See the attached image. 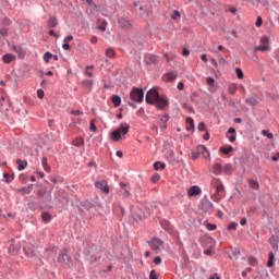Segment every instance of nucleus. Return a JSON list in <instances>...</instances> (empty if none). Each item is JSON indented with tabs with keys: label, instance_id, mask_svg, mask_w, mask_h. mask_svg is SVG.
<instances>
[{
	"label": "nucleus",
	"instance_id": "1",
	"mask_svg": "<svg viewBox=\"0 0 279 279\" xmlns=\"http://www.w3.org/2000/svg\"><path fill=\"white\" fill-rule=\"evenodd\" d=\"M146 102L150 106H156L159 110H165V108L169 107V98H167V96H160L156 89L147 92Z\"/></svg>",
	"mask_w": 279,
	"mask_h": 279
},
{
	"label": "nucleus",
	"instance_id": "2",
	"mask_svg": "<svg viewBox=\"0 0 279 279\" xmlns=\"http://www.w3.org/2000/svg\"><path fill=\"white\" fill-rule=\"evenodd\" d=\"M130 132V125L129 124H121L116 131H113L110 135L111 141L114 143L121 141L125 134Z\"/></svg>",
	"mask_w": 279,
	"mask_h": 279
},
{
	"label": "nucleus",
	"instance_id": "3",
	"mask_svg": "<svg viewBox=\"0 0 279 279\" xmlns=\"http://www.w3.org/2000/svg\"><path fill=\"white\" fill-rule=\"evenodd\" d=\"M254 53H257V51H262V53H265V51H271V46H269V37L262 36L259 38V45L255 46L253 48Z\"/></svg>",
	"mask_w": 279,
	"mask_h": 279
},
{
	"label": "nucleus",
	"instance_id": "4",
	"mask_svg": "<svg viewBox=\"0 0 279 279\" xmlns=\"http://www.w3.org/2000/svg\"><path fill=\"white\" fill-rule=\"evenodd\" d=\"M58 265H63L64 267H69L71 263V257L69 255V251L66 248H63L60 251L59 256L57 257Z\"/></svg>",
	"mask_w": 279,
	"mask_h": 279
},
{
	"label": "nucleus",
	"instance_id": "5",
	"mask_svg": "<svg viewBox=\"0 0 279 279\" xmlns=\"http://www.w3.org/2000/svg\"><path fill=\"white\" fill-rule=\"evenodd\" d=\"M130 97L132 101H135V104H143L145 93L143 92V89L134 87L130 93Z\"/></svg>",
	"mask_w": 279,
	"mask_h": 279
},
{
	"label": "nucleus",
	"instance_id": "6",
	"mask_svg": "<svg viewBox=\"0 0 279 279\" xmlns=\"http://www.w3.org/2000/svg\"><path fill=\"white\" fill-rule=\"evenodd\" d=\"M24 253L28 258H34L38 256V251L36 250V246L34 244H26L24 246Z\"/></svg>",
	"mask_w": 279,
	"mask_h": 279
},
{
	"label": "nucleus",
	"instance_id": "7",
	"mask_svg": "<svg viewBox=\"0 0 279 279\" xmlns=\"http://www.w3.org/2000/svg\"><path fill=\"white\" fill-rule=\"evenodd\" d=\"M150 247L151 250H154L155 252H158L160 250H163L165 245L163 243L161 242L160 239L158 238H155L150 241Z\"/></svg>",
	"mask_w": 279,
	"mask_h": 279
},
{
	"label": "nucleus",
	"instance_id": "8",
	"mask_svg": "<svg viewBox=\"0 0 279 279\" xmlns=\"http://www.w3.org/2000/svg\"><path fill=\"white\" fill-rule=\"evenodd\" d=\"M118 25L122 27V29H132V22L125 17H120L118 20Z\"/></svg>",
	"mask_w": 279,
	"mask_h": 279
},
{
	"label": "nucleus",
	"instance_id": "9",
	"mask_svg": "<svg viewBox=\"0 0 279 279\" xmlns=\"http://www.w3.org/2000/svg\"><path fill=\"white\" fill-rule=\"evenodd\" d=\"M199 210H202L203 213H208L213 210V203L208 199L203 201L199 205Z\"/></svg>",
	"mask_w": 279,
	"mask_h": 279
},
{
	"label": "nucleus",
	"instance_id": "10",
	"mask_svg": "<svg viewBox=\"0 0 279 279\" xmlns=\"http://www.w3.org/2000/svg\"><path fill=\"white\" fill-rule=\"evenodd\" d=\"M96 189H99V191H102V193H110V189L108 187V182L106 181H97L95 183Z\"/></svg>",
	"mask_w": 279,
	"mask_h": 279
},
{
	"label": "nucleus",
	"instance_id": "11",
	"mask_svg": "<svg viewBox=\"0 0 279 279\" xmlns=\"http://www.w3.org/2000/svg\"><path fill=\"white\" fill-rule=\"evenodd\" d=\"M196 151H197L198 156H202L204 158H208L210 156L208 148H206V146H204V145H198L196 147Z\"/></svg>",
	"mask_w": 279,
	"mask_h": 279
},
{
	"label": "nucleus",
	"instance_id": "12",
	"mask_svg": "<svg viewBox=\"0 0 279 279\" xmlns=\"http://www.w3.org/2000/svg\"><path fill=\"white\" fill-rule=\"evenodd\" d=\"M189 197H195V195H202V189L197 185H193L187 190Z\"/></svg>",
	"mask_w": 279,
	"mask_h": 279
},
{
	"label": "nucleus",
	"instance_id": "13",
	"mask_svg": "<svg viewBox=\"0 0 279 279\" xmlns=\"http://www.w3.org/2000/svg\"><path fill=\"white\" fill-rule=\"evenodd\" d=\"M227 138L230 143H234L236 141V130L234 128H230L227 132Z\"/></svg>",
	"mask_w": 279,
	"mask_h": 279
},
{
	"label": "nucleus",
	"instance_id": "14",
	"mask_svg": "<svg viewBox=\"0 0 279 279\" xmlns=\"http://www.w3.org/2000/svg\"><path fill=\"white\" fill-rule=\"evenodd\" d=\"M37 195L38 197H46V202H51V192H48L47 189H41Z\"/></svg>",
	"mask_w": 279,
	"mask_h": 279
},
{
	"label": "nucleus",
	"instance_id": "15",
	"mask_svg": "<svg viewBox=\"0 0 279 279\" xmlns=\"http://www.w3.org/2000/svg\"><path fill=\"white\" fill-rule=\"evenodd\" d=\"M175 77H178V74H175L173 72H169L162 76V80H163V82H173V80H175Z\"/></svg>",
	"mask_w": 279,
	"mask_h": 279
},
{
	"label": "nucleus",
	"instance_id": "16",
	"mask_svg": "<svg viewBox=\"0 0 279 279\" xmlns=\"http://www.w3.org/2000/svg\"><path fill=\"white\" fill-rule=\"evenodd\" d=\"M16 165H17L19 171H23L27 167V160L17 159Z\"/></svg>",
	"mask_w": 279,
	"mask_h": 279
},
{
	"label": "nucleus",
	"instance_id": "17",
	"mask_svg": "<svg viewBox=\"0 0 279 279\" xmlns=\"http://www.w3.org/2000/svg\"><path fill=\"white\" fill-rule=\"evenodd\" d=\"M186 130L187 132H191V130L195 129V123L193 122V118H186Z\"/></svg>",
	"mask_w": 279,
	"mask_h": 279
},
{
	"label": "nucleus",
	"instance_id": "18",
	"mask_svg": "<svg viewBox=\"0 0 279 279\" xmlns=\"http://www.w3.org/2000/svg\"><path fill=\"white\" fill-rule=\"evenodd\" d=\"M17 193H20V195H29L32 193V186H24L17 190Z\"/></svg>",
	"mask_w": 279,
	"mask_h": 279
},
{
	"label": "nucleus",
	"instance_id": "19",
	"mask_svg": "<svg viewBox=\"0 0 279 279\" xmlns=\"http://www.w3.org/2000/svg\"><path fill=\"white\" fill-rule=\"evenodd\" d=\"M211 171L215 173V175H219V173L222 171L221 163H214Z\"/></svg>",
	"mask_w": 279,
	"mask_h": 279
},
{
	"label": "nucleus",
	"instance_id": "20",
	"mask_svg": "<svg viewBox=\"0 0 279 279\" xmlns=\"http://www.w3.org/2000/svg\"><path fill=\"white\" fill-rule=\"evenodd\" d=\"M72 145H74V147H82V145H84V138L83 137H76L73 140Z\"/></svg>",
	"mask_w": 279,
	"mask_h": 279
},
{
	"label": "nucleus",
	"instance_id": "21",
	"mask_svg": "<svg viewBox=\"0 0 279 279\" xmlns=\"http://www.w3.org/2000/svg\"><path fill=\"white\" fill-rule=\"evenodd\" d=\"M111 101H112V104H113V106H114L116 108H119V106H121V97H119V96H117V95H113V96L111 97Z\"/></svg>",
	"mask_w": 279,
	"mask_h": 279
},
{
	"label": "nucleus",
	"instance_id": "22",
	"mask_svg": "<svg viewBox=\"0 0 279 279\" xmlns=\"http://www.w3.org/2000/svg\"><path fill=\"white\" fill-rule=\"evenodd\" d=\"M146 62L148 64H155V62H158V57L154 56V54H148L146 57Z\"/></svg>",
	"mask_w": 279,
	"mask_h": 279
},
{
	"label": "nucleus",
	"instance_id": "23",
	"mask_svg": "<svg viewBox=\"0 0 279 279\" xmlns=\"http://www.w3.org/2000/svg\"><path fill=\"white\" fill-rule=\"evenodd\" d=\"M2 60L5 64H10V62H12V60H14V56L7 53L2 57Z\"/></svg>",
	"mask_w": 279,
	"mask_h": 279
},
{
	"label": "nucleus",
	"instance_id": "24",
	"mask_svg": "<svg viewBox=\"0 0 279 279\" xmlns=\"http://www.w3.org/2000/svg\"><path fill=\"white\" fill-rule=\"evenodd\" d=\"M43 169L49 173L51 171V167H49V163L47 162V157H44L41 160Z\"/></svg>",
	"mask_w": 279,
	"mask_h": 279
},
{
	"label": "nucleus",
	"instance_id": "25",
	"mask_svg": "<svg viewBox=\"0 0 279 279\" xmlns=\"http://www.w3.org/2000/svg\"><path fill=\"white\" fill-rule=\"evenodd\" d=\"M41 219H43L44 223H49V221H51V215L49 213H43Z\"/></svg>",
	"mask_w": 279,
	"mask_h": 279
},
{
	"label": "nucleus",
	"instance_id": "26",
	"mask_svg": "<svg viewBox=\"0 0 279 279\" xmlns=\"http://www.w3.org/2000/svg\"><path fill=\"white\" fill-rule=\"evenodd\" d=\"M171 19L172 21H180V19H182V14L180 13V11L175 10L171 14Z\"/></svg>",
	"mask_w": 279,
	"mask_h": 279
},
{
	"label": "nucleus",
	"instance_id": "27",
	"mask_svg": "<svg viewBox=\"0 0 279 279\" xmlns=\"http://www.w3.org/2000/svg\"><path fill=\"white\" fill-rule=\"evenodd\" d=\"M245 101L248 104V106H258V99L255 97L247 98Z\"/></svg>",
	"mask_w": 279,
	"mask_h": 279
},
{
	"label": "nucleus",
	"instance_id": "28",
	"mask_svg": "<svg viewBox=\"0 0 279 279\" xmlns=\"http://www.w3.org/2000/svg\"><path fill=\"white\" fill-rule=\"evenodd\" d=\"M233 149H234V147H232V146L220 147V151H221V154H225V156H228V154H230V151H232Z\"/></svg>",
	"mask_w": 279,
	"mask_h": 279
},
{
	"label": "nucleus",
	"instance_id": "29",
	"mask_svg": "<svg viewBox=\"0 0 279 279\" xmlns=\"http://www.w3.org/2000/svg\"><path fill=\"white\" fill-rule=\"evenodd\" d=\"M47 254H49L50 256H53V254H56V252H58V247L50 245L47 250H46Z\"/></svg>",
	"mask_w": 279,
	"mask_h": 279
},
{
	"label": "nucleus",
	"instance_id": "30",
	"mask_svg": "<svg viewBox=\"0 0 279 279\" xmlns=\"http://www.w3.org/2000/svg\"><path fill=\"white\" fill-rule=\"evenodd\" d=\"M269 243H270V245H271V247H272L274 250H278V240H276L275 236H271V238L269 239Z\"/></svg>",
	"mask_w": 279,
	"mask_h": 279
},
{
	"label": "nucleus",
	"instance_id": "31",
	"mask_svg": "<svg viewBox=\"0 0 279 279\" xmlns=\"http://www.w3.org/2000/svg\"><path fill=\"white\" fill-rule=\"evenodd\" d=\"M105 56H107V58H114L116 56V52L112 48H108L106 51H105Z\"/></svg>",
	"mask_w": 279,
	"mask_h": 279
},
{
	"label": "nucleus",
	"instance_id": "32",
	"mask_svg": "<svg viewBox=\"0 0 279 279\" xmlns=\"http://www.w3.org/2000/svg\"><path fill=\"white\" fill-rule=\"evenodd\" d=\"M86 5H88V8H90L92 12L97 10V4H95V2H93V0H86Z\"/></svg>",
	"mask_w": 279,
	"mask_h": 279
},
{
	"label": "nucleus",
	"instance_id": "33",
	"mask_svg": "<svg viewBox=\"0 0 279 279\" xmlns=\"http://www.w3.org/2000/svg\"><path fill=\"white\" fill-rule=\"evenodd\" d=\"M228 93H229L230 95H234V93H236V84H230V85L228 86Z\"/></svg>",
	"mask_w": 279,
	"mask_h": 279
},
{
	"label": "nucleus",
	"instance_id": "34",
	"mask_svg": "<svg viewBox=\"0 0 279 279\" xmlns=\"http://www.w3.org/2000/svg\"><path fill=\"white\" fill-rule=\"evenodd\" d=\"M248 185L251 189H254L255 191H258V182L255 180H250Z\"/></svg>",
	"mask_w": 279,
	"mask_h": 279
},
{
	"label": "nucleus",
	"instance_id": "35",
	"mask_svg": "<svg viewBox=\"0 0 279 279\" xmlns=\"http://www.w3.org/2000/svg\"><path fill=\"white\" fill-rule=\"evenodd\" d=\"M49 27H56L58 25V20L56 17H50L48 21Z\"/></svg>",
	"mask_w": 279,
	"mask_h": 279
},
{
	"label": "nucleus",
	"instance_id": "36",
	"mask_svg": "<svg viewBox=\"0 0 279 279\" xmlns=\"http://www.w3.org/2000/svg\"><path fill=\"white\" fill-rule=\"evenodd\" d=\"M267 267H274V253L268 254Z\"/></svg>",
	"mask_w": 279,
	"mask_h": 279
},
{
	"label": "nucleus",
	"instance_id": "37",
	"mask_svg": "<svg viewBox=\"0 0 279 279\" xmlns=\"http://www.w3.org/2000/svg\"><path fill=\"white\" fill-rule=\"evenodd\" d=\"M83 86H85V88H88V90H90V88H93V81L90 80L83 81Z\"/></svg>",
	"mask_w": 279,
	"mask_h": 279
},
{
	"label": "nucleus",
	"instance_id": "38",
	"mask_svg": "<svg viewBox=\"0 0 279 279\" xmlns=\"http://www.w3.org/2000/svg\"><path fill=\"white\" fill-rule=\"evenodd\" d=\"M216 193H217V195H219V196L223 195V183H220V184L216 187Z\"/></svg>",
	"mask_w": 279,
	"mask_h": 279
},
{
	"label": "nucleus",
	"instance_id": "39",
	"mask_svg": "<svg viewBox=\"0 0 279 279\" xmlns=\"http://www.w3.org/2000/svg\"><path fill=\"white\" fill-rule=\"evenodd\" d=\"M93 69H94L93 65H87V66H86L85 75H87V77H92V75H93Z\"/></svg>",
	"mask_w": 279,
	"mask_h": 279
},
{
	"label": "nucleus",
	"instance_id": "40",
	"mask_svg": "<svg viewBox=\"0 0 279 279\" xmlns=\"http://www.w3.org/2000/svg\"><path fill=\"white\" fill-rule=\"evenodd\" d=\"M155 171H158V169H165V163L157 161L154 163Z\"/></svg>",
	"mask_w": 279,
	"mask_h": 279
},
{
	"label": "nucleus",
	"instance_id": "41",
	"mask_svg": "<svg viewBox=\"0 0 279 279\" xmlns=\"http://www.w3.org/2000/svg\"><path fill=\"white\" fill-rule=\"evenodd\" d=\"M262 136H267L271 141V138H274V133H269V131L263 130Z\"/></svg>",
	"mask_w": 279,
	"mask_h": 279
},
{
	"label": "nucleus",
	"instance_id": "42",
	"mask_svg": "<svg viewBox=\"0 0 279 279\" xmlns=\"http://www.w3.org/2000/svg\"><path fill=\"white\" fill-rule=\"evenodd\" d=\"M238 80H243V70L241 68L235 69Z\"/></svg>",
	"mask_w": 279,
	"mask_h": 279
},
{
	"label": "nucleus",
	"instance_id": "43",
	"mask_svg": "<svg viewBox=\"0 0 279 279\" xmlns=\"http://www.w3.org/2000/svg\"><path fill=\"white\" fill-rule=\"evenodd\" d=\"M51 58H53V54H51V52H46L44 54V62H49Z\"/></svg>",
	"mask_w": 279,
	"mask_h": 279
},
{
	"label": "nucleus",
	"instance_id": "44",
	"mask_svg": "<svg viewBox=\"0 0 279 279\" xmlns=\"http://www.w3.org/2000/svg\"><path fill=\"white\" fill-rule=\"evenodd\" d=\"M248 265H252L253 267H255V265H258V259H256L255 257H250Z\"/></svg>",
	"mask_w": 279,
	"mask_h": 279
},
{
	"label": "nucleus",
	"instance_id": "45",
	"mask_svg": "<svg viewBox=\"0 0 279 279\" xmlns=\"http://www.w3.org/2000/svg\"><path fill=\"white\" fill-rule=\"evenodd\" d=\"M206 84L208 85V86H210V87H213V86H215V78H213V77H207L206 78Z\"/></svg>",
	"mask_w": 279,
	"mask_h": 279
},
{
	"label": "nucleus",
	"instance_id": "46",
	"mask_svg": "<svg viewBox=\"0 0 279 279\" xmlns=\"http://www.w3.org/2000/svg\"><path fill=\"white\" fill-rule=\"evenodd\" d=\"M9 252L10 254H16V252H19V247H14V244H11V246L9 247Z\"/></svg>",
	"mask_w": 279,
	"mask_h": 279
},
{
	"label": "nucleus",
	"instance_id": "47",
	"mask_svg": "<svg viewBox=\"0 0 279 279\" xmlns=\"http://www.w3.org/2000/svg\"><path fill=\"white\" fill-rule=\"evenodd\" d=\"M89 130H90V132H97V126L95 125V121L94 120L90 121Z\"/></svg>",
	"mask_w": 279,
	"mask_h": 279
},
{
	"label": "nucleus",
	"instance_id": "48",
	"mask_svg": "<svg viewBox=\"0 0 279 279\" xmlns=\"http://www.w3.org/2000/svg\"><path fill=\"white\" fill-rule=\"evenodd\" d=\"M239 223L236 222H231L229 226H228V230H236Z\"/></svg>",
	"mask_w": 279,
	"mask_h": 279
},
{
	"label": "nucleus",
	"instance_id": "49",
	"mask_svg": "<svg viewBox=\"0 0 279 279\" xmlns=\"http://www.w3.org/2000/svg\"><path fill=\"white\" fill-rule=\"evenodd\" d=\"M211 184H213L215 187H218L219 184H222V183H221V180H219V179H213Z\"/></svg>",
	"mask_w": 279,
	"mask_h": 279
},
{
	"label": "nucleus",
	"instance_id": "50",
	"mask_svg": "<svg viewBox=\"0 0 279 279\" xmlns=\"http://www.w3.org/2000/svg\"><path fill=\"white\" fill-rule=\"evenodd\" d=\"M71 114H74V117H82L84 114V112H82L80 110H72Z\"/></svg>",
	"mask_w": 279,
	"mask_h": 279
},
{
	"label": "nucleus",
	"instance_id": "51",
	"mask_svg": "<svg viewBox=\"0 0 279 279\" xmlns=\"http://www.w3.org/2000/svg\"><path fill=\"white\" fill-rule=\"evenodd\" d=\"M255 25H256V27H262V25H263V17L257 16Z\"/></svg>",
	"mask_w": 279,
	"mask_h": 279
},
{
	"label": "nucleus",
	"instance_id": "52",
	"mask_svg": "<svg viewBox=\"0 0 279 279\" xmlns=\"http://www.w3.org/2000/svg\"><path fill=\"white\" fill-rule=\"evenodd\" d=\"M149 279H158V274H156V270L150 271Z\"/></svg>",
	"mask_w": 279,
	"mask_h": 279
},
{
	"label": "nucleus",
	"instance_id": "53",
	"mask_svg": "<svg viewBox=\"0 0 279 279\" xmlns=\"http://www.w3.org/2000/svg\"><path fill=\"white\" fill-rule=\"evenodd\" d=\"M106 27H108V23H107V22H102V23L99 25L100 32H105V31H106Z\"/></svg>",
	"mask_w": 279,
	"mask_h": 279
},
{
	"label": "nucleus",
	"instance_id": "54",
	"mask_svg": "<svg viewBox=\"0 0 279 279\" xmlns=\"http://www.w3.org/2000/svg\"><path fill=\"white\" fill-rule=\"evenodd\" d=\"M37 97H38V99H43L45 97V92L43 89H38Z\"/></svg>",
	"mask_w": 279,
	"mask_h": 279
},
{
	"label": "nucleus",
	"instance_id": "55",
	"mask_svg": "<svg viewBox=\"0 0 279 279\" xmlns=\"http://www.w3.org/2000/svg\"><path fill=\"white\" fill-rule=\"evenodd\" d=\"M207 230L209 231L217 230V225L207 223Z\"/></svg>",
	"mask_w": 279,
	"mask_h": 279
},
{
	"label": "nucleus",
	"instance_id": "56",
	"mask_svg": "<svg viewBox=\"0 0 279 279\" xmlns=\"http://www.w3.org/2000/svg\"><path fill=\"white\" fill-rule=\"evenodd\" d=\"M225 173H230L232 171V166L231 165H226L223 168Z\"/></svg>",
	"mask_w": 279,
	"mask_h": 279
},
{
	"label": "nucleus",
	"instance_id": "57",
	"mask_svg": "<svg viewBox=\"0 0 279 279\" xmlns=\"http://www.w3.org/2000/svg\"><path fill=\"white\" fill-rule=\"evenodd\" d=\"M198 130L199 132H204V130H206V124L204 122H199Z\"/></svg>",
	"mask_w": 279,
	"mask_h": 279
},
{
	"label": "nucleus",
	"instance_id": "58",
	"mask_svg": "<svg viewBox=\"0 0 279 279\" xmlns=\"http://www.w3.org/2000/svg\"><path fill=\"white\" fill-rule=\"evenodd\" d=\"M155 265H160L162 263V258L160 256L155 257L154 259Z\"/></svg>",
	"mask_w": 279,
	"mask_h": 279
},
{
	"label": "nucleus",
	"instance_id": "59",
	"mask_svg": "<svg viewBox=\"0 0 279 279\" xmlns=\"http://www.w3.org/2000/svg\"><path fill=\"white\" fill-rule=\"evenodd\" d=\"M62 49H64L65 51H69V49H71V46L69 45V43L63 41Z\"/></svg>",
	"mask_w": 279,
	"mask_h": 279
},
{
	"label": "nucleus",
	"instance_id": "60",
	"mask_svg": "<svg viewBox=\"0 0 279 279\" xmlns=\"http://www.w3.org/2000/svg\"><path fill=\"white\" fill-rule=\"evenodd\" d=\"M0 36H8V29L7 28H1L0 29Z\"/></svg>",
	"mask_w": 279,
	"mask_h": 279
},
{
	"label": "nucleus",
	"instance_id": "61",
	"mask_svg": "<svg viewBox=\"0 0 279 279\" xmlns=\"http://www.w3.org/2000/svg\"><path fill=\"white\" fill-rule=\"evenodd\" d=\"M71 40H73V36L69 35L63 39V43H71Z\"/></svg>",
	"mask_w": 279,
	"mask_h": 279
},
{
	"label": "nucleus",
	"instance_id": "62",
	"mask_svg": "<svg viewBox=\"0 0 279 279\" xmlns=\"http://www.w3.org/2000/svg\"><path fill=\"white\" fill-rule=\"evenodd\" d=\"M190 53H191V51H189V49L183 48L182 56L187 57V56H190Z\"/></svg>",
	"mask_w": 279,
	"mask_h": 279
},
{
	"label": "nucleus",
	"instance_id": "63",
	"mask_svg": "<svg viewBox=\"0 0 279 279\" xmlns=\"http://www.w3.org/2000/svg\"><path fill=\"white\" fill-rule=\"evenodd\" d=\"M160 180V175H153L151 178V182H154L156 184V182H158Z\"/></svg>",
	"mask_w": 279,
	"mask_h": 279
},
{
	"label": "nucleus",
	"instance_id": "64",
	"mask_svg": "<svg viewBox=\"0 0 279 279\" xmlns=\"http://www.w3.org/2000/svg\"><path fill=\"white\" fill-rule=\"evenodd\" d=\"M275 58H276V60H278V62H279V49H277V50L275 51Z\"/></svg>",
	"mask_w": 279,
	"mask_h": 279
}]
</instances>
